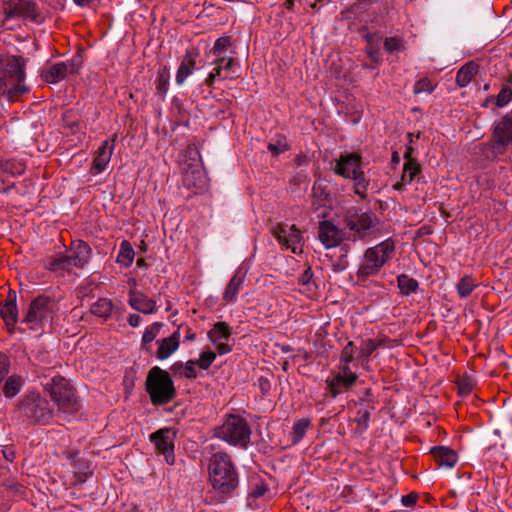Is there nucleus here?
Returning a JSON list of instances; mask_svg holds the SVG:
<instances>
[{"mask_svg":"<svg viewBox=\"0 0 512 512\" xmlns=\"http://www.w3.org/2000/svg\"><path fill=\"white\" fill-rule=\"evenodd\" d=\"M25 59L19 55L0 58V97L15 102L29 92L25 84Z\"/></svg>","mask_w":512,"mask_h":512,"instance_id":"nucleus-1","label":"nucleus"},{"mask_svg":"<svg viewBox=\"0 0 512 512\" xmlns=\"http://www.w3.org/2000/svg\"><path fill=\"white\" fill-rule=\"evenodd\" d=\"M209 483L223 499L232 496L239 485V476L231 456L225 452L215 453L209 463Z\"/></svg>","mask_w":512,"mask_h":512,"instance_id":"nucleus-2","label":"nucleus"},{"mask_svg":"<svg viewBox=\"0 0 512 512\" xmlns=\"http://www.w3.org/2000/svg\"><path fill=\"white\" fill-rule=\"evenodd\" d=\"M17 411L23 422L32 425H49L55 415L53 404L38 391L26 392L18 402Z\"/></svg>","mask_w":512,"mask_h":512,"instance_id":"nucleus-3","label":"nucleus"},{"mask_svg":"<svg viewBox=\"0 0 512 512\" xmlns=\"http://www.w3.org/2000/svg\"><path fill=\"white\" fill-rule=\"evenodd\" d=\"M43 387L57 406L58 413L64 418L74 417L78 414L81 405L74 387L67 379L57 375L43 384Z\"/></svg>","mask_w":512,"mask_h":512,"instance_id":"nucleus-4","label":"nucleus"},{"mask_svg":"<svg viewBox=\"0 0 512 512\" xmlns=\"http://www.w3.org/2000/svg\"><path fill=\"white\" fill-rule=\"evenodd\" d=\"M91 253L92 250L88 243L83 240H75L71 243L68 254L50 257L45 268L58 276H64L73 268L82 269L89 262Z\"/></svg>","mask_w":512,"mask_h":512,"instance_id":"nucleus-5","label":"nucleus"},{"mask_svg":"<svg viewBox=\"0 0 512 512\" xmlns=\"http://www.w3.org/2000/svg\"><path fill=\"white\" fill-rule=\"evenodd\" d=\"M145 390L154 406L166 405L176 396V389L170 374L159 366H153L148 371Z\"/></svg>","mask_w":512,"mask_h":512,"instance_id":"nucleus-6","label":"nucleus"},{"mask_svg":"<svg viewBox=\"0 0 512 512\" xmlns=\"http://www.w3.org/2000/svg\"><path fill=\"white\" fill-rule=\"evenodd\" d=\"M379 224V219L370 211L350 207L343 214V228L349 241L364 240Z\"/></svg>","mask_w":512,"mask_h":512,"instance_id":"nucleus-7","label":"nucleus"},{"mask_svg":"<svg viewBox=\"0 0 512 512\" xmlns=\"http://www.w3.org/2000/svg\"><path fill=\"white\" fill-rule=\"evenodd\" d=\"M394 253L395 244L391 239H386L368 248L358 267L357 276L359 278H368L377 275L385 263L393 257Z\"/></svg>","mask_w":512,"mask_h":512,"instance_id":"nucleus-8","label":"nucleus"},{"mask_svg":"<svg viewBox=\"0 0 512 512\" xmlns=\"http://www.w3.org/2000/svg\"><path fill=\"white\" fill-rule=\"evenodd\" d=\"M251 428L245 418L240 415H228L223 424L214 430L215 437L230 445L246 449L250 443Z\"/></svg>","mask_w":512,"mask_h":512,"instance_id":"nucleus-9","label":"nucleus"},{"mask_svg":"<svg viewBox=\"0 0 512 512\" xmlns=\"http://www.w3.org/2000/svg\"><path fill=\"white\" fill-rule=\"evenodd\" d=\"M51 314L52 301L50 297L39 295L30 302L22 322L26 323L30 329L37 330L51 318Z\"/></svg>","mask_w":512,"mask_h":512,"instance_id":"nucleus-10","label":"nucleus"},{"mask_svg":"<svg viewBox=\"0 0 512 512\" xmlns=\"http://www.w3.org/2000/svg\"><path fill=\"white\" fill-rule=\"evenodd\" d=\"M271 233L282 249L290 250L294 254L302 252V233L295 225L279 223L271 229Z\"/></svg>","mask_w":512,"mask_h":512,"instance_id":"nucleus-11","label":"nucleus"},{"mask_svg":"<svg viewBox=\"0 0 512 512\" xmlns=\"http://www.w3.org/2000/svg\"><path fill=\"white\" fill-rule=\"evenodd\" d=\"M512 143V110L505 114L493 129V141L489 145L491 154L496 157L503 154L509 144Z\"/></svg>","mask_w":512,"mask_h":512,"instance_id":"nucleus-12","label":"nucleus"},{"mask_svg":"<svg viewBox=\"0 0 512 512\" xmlns=\"http://www.w3.org/2000/svg\"><path fill=\"white\" fill-rule=\"evenodd\" d=\"M212 65H214V68L204 81V84L209 88L213 87L216 79L226 80L239 77L240 66L235 57H215Z\"/></svg>","mask_w":512,"mask_h":512,"instance_id":"nucleus-13","label":"nucleus"},{"mask_svg":"<svg viewBox=\"0 0 512 512\" xmlns=\"http://www.w3.org/2000/svg\"><path fill=\"white\" fill-rule=\"evenodd\" d=\"M5 18H23L40 23L43 20L37 5L29 0H9L4 7Z\"/></svg>","mask_w":512,"mask_h":512,"instance_id":"nucleus-14","label":"nucleus"},{"mask_svg":"<svg viewBox=\"0 0 512 512\" xmlns=\"http://www.w3.org/2000/svg\"><path fill=\"white\" fill-rule=\"evenodd\" d=\"M346 238L343 229H340L331 220H323L319 222L318 226V239L325 248H335L341 244Z\"/></svg>","mask_w":512,"mask_h":512,"instance_id":"nucleus-15","label":"nucleus"},{"mask_svg":"<svg viewBox=\"0 0 512 512\" xmlns=\"http://www.w3.org/2000/svg\"><path fill=\"white\" fill-rule=\"evenodd\" d=\"M362 169V157L359 153L341 154L336 161L333 171L336 175L348 179L350 176L360 172Z\"/></svg>","mask_w":512,"mask_h":512,"instance_id":"nucleus-16","label":"nucleus"},{"mask_svg":"<svg viewBox=\"0 0 512 512\" xmlns=\"http://www.w3.org/2000/svg\"><path fill=\"white\" fill-rule=\"evenodd\" d=\"M157 451L164 455L169 465L174 464V444L169 429H160L150 435Z\"/></svg>","mask_w":512,"mask_h":512,"instance_id":"nucleus-17","label":"nucleus"},{"mask_svg":"<svg viewBox=\"0 0 512 512\" xmlns=\"http://www.w3.org/2000/svg\"><path fill=\"white\" fill-rule=\"evenodd\" d=\"M116 135H113L111 140H105L95 152V157L92 162L91 172L97 175L103 172L111 160L114 151V142Z\"/></svg>","mask_w":512,"mask_h":512,"instance_id":"nucleus-18","label":"nucleus"},{"mask_svg":"<svg viewBox=\"0 0 512 512\" xmlns=\"http://www.w3.org/2000/svg\"><path fill=\"white\" fill-rule=\"evenodd\" d=\"M199 56L200 52L197 48H191L186 51L176 72L175 80L178 85H182L187 77L194 72Z\"/></svg>","mask_w":512,"mask_h":512,"instance_id":"nucleus-19","label":"nucleus"},{"mask_svg":"<svg viewBox=\"0 0 512 512\" xmlns=\"http://www.w3.org/2000/svg\"><path fill=\"white\" fill-rule=\"evenodd\" d=\"M357 379V375H351L349 378L334 375L326 380V391L332 398H336L339 394L350 389L356 383Z\"/></svg>","mask_w":512,"mask_h":512,"instance_id":"nucleus-20","label":"nucleus"},{"mask_svg":"<svg viewBox=\"0 0 512 512\" xmlns=\"http://www.w3.org/2000/svg\"><path fill=\"white\" fill-rule=\"evenodd\" d=\"M129 304L134 310L143 314H153L157 310L156 302L139 291L130 290Z\"/></svg>","mask_w":512,"mask_h":512,"instance_id":"nucleus-21","label":"nucleus"},{"mask_svg":"<svg viewBox=\"0 0 512 512\" xmlns=\"http://www.w3.org/2000/svg\"><path fill=\"white\" fill-rule=\"evenodd\" d=\"M156 357L160 360L169 358L180 346V331L177 329L169 337L158 340Z\"/></svg>","mask_w":512,"mask_h":512,"instance_id":"nucleus-22","label":"nucleus"},{"mask_svg":"<svg viewBox=\"0 0 512 512\" xmlns=\"http://www.w3.org/2000/svg\"><path fill=\"white\" fill-rule=\"evenodd\" d=\"M0 314L5 323L9 326H14L18 321V308L16 303V293L9 291L7 298L1 308Z\"/></svg>","mask_w":512,"mask_h":512,"instance_id":"nucleus-23","label":"nucleus"},{"mask_svg":"<svg viewBox=\"0 0 512 512\" xmlns=\"http://www.w3.org/2000/svg\"><path fill=\"white\" fill-rule=\"evenodd\" d=\"M431 454L439 466L447 468H452L458 459L456 452L445 446L433 447Z\"/></svg>","mask_w":512,"mask_h":512,"instance_id":"nucleus-24","label":"nucleus"},{"mask_svg":"<svg viewBox=\"0 0 512 512\" xmlns=\"http://www.w3.org/2000/svg\"><path fill=\"white\" fill-rule=\"evenodd\" d=\"M245 275L241 272H236L230 279L223 294V300L226 303L235 302L240 289L243 286Z\"/></svg>","mask_w":512,"mask_h":512,"instance_id":"nucleus-25","label":"nucleus"},{"mask_svg":"<svg viewBox=\"0 0 512 512\" xmlns=\"http://www.w3.org/2000/svg\"><path fill=\"white\" fill-rule=\"evenodd\" d=\"M420 172L421 166L417 161L405 162L401 179L394 185V188L396 190H402L403 187L410 184Z\"/></svg>","mask_w":512,"mask_h":512,"instance_id":"nucleus-26","label":"nucleus"},{"mask_svg":"<svg viewBox=\"0 0 512 512\" xmlns=\"http://www.w3.org/2000/svg\"><path fill=\"white\" fill-rule=\"evenodd\" d=\"M68 71L69 66L64 62H59L45 70L42 76L48 83H57L67 76Z\"/></svg>","mask_w":512,"mask_h":512,"instance_id":"nucleus-27","label":"nucleus"},{"mask_svg":"<svg viewBox=\"0 0 512 512\" xmlns=\"http://www.w3.org/2000/svg\"><path fill=\"white\" fill-rule=\"evenodd\" d=\"M24 385V379L20 375H11L6 378L2 391L6 398L11 399L15 397L22 389Z\"/></svg>","mask_w":512,"mask_h":512,"instance_id":"nucleus-28","label":"nucleus"},{"mask_svg":"<svg viewBox=\"0 0 512 512\" xmlns=\"http://www.w3.org/2000/svg\"><path fill=\"white\" fill-rule=\"evenodd\" d=\"M478 66L474 62L464 64L456 74V83L460 87L467 86L477 74Z\"/></svg>","mask_w":512,"mask_h":512,"instance_id":"nucleus-29","label":"nucleus"},{"mask_svg":"<svg viewBox=\"0 0 512 512\" xmlns=\"http://www.w3.org/2000/svg\"><path fill=\"white\" fill-rule=\"evenodd\" d=\"M231 336V328L226 322H217L208 332V338L212 343L228 340Z\"/></svg>","mask_w":512,"mask_h":512,"instance_id":"nucleus-30","label":"nucleus"},{"mask_svg":"<svg viewBox=\"0 0 512 512\" xmlns=\"http://www.w3.org/2000/svg\"><path fill=\"white\" fill-rule=\"evenodd\" d=\"M196 362L193 360L187 361L185 364L181 361L175 362L171 365L170 369L175 374L187 379H195L197 372L195 369Z\"/></svg>","mask_w":512,"mask_h":512,"instance_id":"nucleus-31","label":"nucleus"},{"mask_svg":"<svg viewBox=\"0 0 512 512\" xmlns=\"http://www.w3.org/2000/svg\"><path fill=\"white\" fill-rule=\"evenodd\" d=\"M348 179L353 181V190L356 195H358L361 199L367 198V190L370 184L369 179L366 178L363 170L350 176Z\"/></svg>","mask_w":512,"mask_h":512,"instance_id":"nucleus-32","label":"nucleus"},{"mask_svg":"<svg viewBox=\"0 0 512 512\" xmlns=\"http://www.w3.org/2000/svg\"><path fill=\"white\" fill-rule=\"evenodd\" d=\"M134 256L135 252L131 243L127 240L122 241L116 259L117 263L122 265L123 267L128 268L132 265Z\"/></svg>","mask_w":512,"mask_h":512,"instance_id":"nucleus-33","label":"nucleus"},{"mask_svg":"<svg viewBox=\"0 0 512 512\" xmlns=\"http://www.w3.org/2000/svg\"><path fill=\"white\" fill-rule=\"evenodd\" d=\"M397 286L399 288L400 294L408 296L417 292L419 283L416 279L408 276L407 274H400L397 277Z\"/></svg>","mask_w":512,"mask_h":512,"instance_id":"nucleus-34","label":"nucleus"},{"mask_svg":"<svg viewBox=\"0 0 512 512\" xmlns=\"http://www.w3.org/2000/svg\"><path fill=\"white\" fill-rule=\"evenodd\" d=\"M113 310V303L110 299L100 298L91 305L90 311L93 315L101 318H108Z\"/></svg>","mask_w":512,"mask_h":512,"instance_id":"nucleus-35","label":"nucleus"},{"mask_svg":"<svg viewBox=\"0 0 512 512\" xmlns=\"http://www.w3.org/2000/svg\"><path fill=\"white\" fill-rule=\"evenodd\" d=\"M512 77L508 82L504 83L499 91V93L493 98L494 104L497 107H504L508 105L512 100Z\"/></svg>","mask_w":512,"mask_h":512,"instance_id":"nucleus-36","label":"nucleus"},{"mask_svg":"<svg viewBox=\"0 0 512 512\" xmlns=\"http://www.w3.org/2000/svg\"><path fill=\"white\" fill-rule=\"evenodd\" d=\"M477 285L476 280L472 276L465 275L457 283L456 290L460 298H466L472 293Z\"/></svg>","mask_w":512,"mask_h":512,"instance_id":"nucleus-37","label":"nucleus"},{"mask_svg":"<svg viewBox=\"0 0 512 512\" xmlns=\"http://www.w3.org/2000/svg\"><path fill=\"white\" fill-rule=\"evenodd\" d=\"M310 426V420L302 418L297 420L292 427L291 442L297 444L305 436L308 427Z\"/></svg>","mask_w":512,"mask_h":512,"instance_id":"nucleus-38","label":"nucleus"},{"mask_svg":"<svg viewBox=\"0 0 512 512\" xmlns=\"http://www.w3.org/2000/svg\"><path fill=\"white\" fill-rule=\"evenodd\" d=\"M406 49L405 47V41L402 37L398 36H392L387 37L384 40V50L387 53H395V52H402Z\"/></svg>","mask_w":512,"mask_h":512,"instance_id":"nucleus-39","label":"nucleus"},{"mask_svg":"<svg viewBox=\"0 0 512 512\" xmlns=\"http://www.w3.org/2000/svg\"><path fill=\"white\" fill-rule=\"evenodd\" d=\"M162 327H163V323H161V322H154L153 324H151L150 326H148L145 329V332H144V334L142 336V347L145 350L148 349L146 345L155 340V338L159 334L160 329Z\"/></svg>","mask_w":512,"mask_h":512,"instance_id":"nucleus-40","label":"nucleus"},{"mask_svg":"<svg viewBox=\"0 0 512 512\" xmlns=\"http://www.w3.org/2000/svg\"><path fill=\"white\" fill-rule=\"evenodd\" d=\"M169 80L170 75L169 71L165 68L162 72L158 73L157 79H156V90L157 94L161 95L162 97H165L168 88H169Z\"/></svg>","mask_w":512,"mask_h":512,"instance_id":"nucleus-41","label":"nucleus"},{"mask_svg":"<svg viewBox=\"0 0 512 512\" xmlns=\"http://www.w3.org/2000/svg\"><path fill=\"white\" fill-rule=\"evenodd\" d=\"M0 168L4 173L10 175H21L25 171V166L20 162L5 161L0 163Z\"/></svg>","mask_w":512,"mask_h":512,"instance_id":"nucleus-42","label":"nucleus"},{"mask_svg":"<svg viewBox=\"0 0 512 512\" xmlns=\"http://www.w3.org/2000/svg\"><path fill=\"white\" fill-rule=\"evenodd\" d=\"M231 46V38L229 36H222L218 38L212 48V53L215 57L224 56V52Z\"/></svg>","mask_w":512,"mask_h":512,"instance_id":"nucleus-43","label":"nucleus"},{"mask_svg":"<svg viewBox=\"0 0 512 512\" xmlns=\"http://www.w3.org/2000/svg\"><path fill=\"white\" fill-rule=\"evenodd\" d=\"M382 345L380 340L368 339L362 342L361 357L368 358L378 347Z\"/></svg>","mask_w":512,"mask_h":512,"instance_id":"nucleus-44","label":"nucleus"},{"mask_svg":"<svg viewBox=\"0 0 512 512\" xmlns=\"http://www.w3.org/2000/svg\"><path fill=\"white\" fill-rule=\"evenodd\" d=\"M216 358V353L213 351H204L201 353L199 359L196 362L201 369H208Z\"/></svg>","mask_w":512,"mask_h":512,"instance_id":"nucleus-45","label":"nucleus"},{"mask_svg":"<svg viewBox=\"0 0 512 512\" xmlns=\"http://www.w3.org/2000/svg\"><path fill=\"white\" fill-rule=\"evenodd\" d=\"M268 150L275 156L285 152L288 149L285 138L279 137L274 142H270L267 146Z\"/></svg>","mask_w":512,"mask_h":512,"instance_id":"nucleus-46","label":"nucleus"},{"mask_svg":"<svg viewBox=\"0 0 512 512\" xmlns=\"http://www.w3.org/2000/svg\"><path fill=\"white\" fill-rule=\"evenodd\" d=\"M433 90H434V85L431 82V80L428 78H421L420 80H418L415 83L414 88H413V91L415 94H420L423 92L431 93Z\"/></svg>","mask_w":512,"mask_h":512,"instance_id":"nucleus-47","label":"nucleus"},{"mask_svg":"<svg viewBox=\"0 0 512 512\" xmlns=\"http://www.w3.org/2000/svg\"><path fill=\"white\" fill-rule=\"evenodd\" d=\"M369 421H370V412L368 409L358 412V417L356 418V422L358 425V429H360L361 432H364L368 428Z\"/></svg>","mask_w":512,"mask_h":512,"instance_id":"nucleus-48","label":"nucleus"},{"mask_svg":"<svg viewBox=\"0 0 512 512\" xmlns=\"http://www.w3.org/2000/svg\"><path fill=\"white\" fill-rule=\"evenodd\" d=\"M354 359V343L349 341L342 350L340 363H351Z\"/></svg>","mask_w":512,"mask_h":512,"instance_id":"nucleus-49","label":"nucleus"},{"mask_svg":"<svg viewBox=\"0 0 512 512\" xmlns=\"http://www.w3.org/2000/svg\"><path fill=\"white\" fill-rule=\"evenodd\" d=\"M10 360L9 357L0 351V382H2L9 373Z\"/></svg>","mask_w":512,"mask_h":512,"instance_id":"nucleus-50","label":"nucleus"},{"mask_svg":"<svg viewBox=\"0 0 512 512\" xmlns=\"http://www.w3.org/2000/svg\"><path fill=\"white\" fill-rule=\"evenodd\" d=\"M474 384L469 377L462 378L458 381V390L461 395H468L472 392Z\"/></svg>","mask_w":512,"mask_h":512,"instance_id":"nucleus-51","label":"nucleus"},{"mask_svg":"<svg viewBox=\"0 0 512 512\" xmlns=\"http://www.w3.org/2000/svg\"><path fill=\"white\" fill-rule=\"evenodd\" d=\"M367 55L375 65L380 64L379 47L377 45H368L366 48Z\"/></svg>","mask_w":512,"mask_h":512,"instance_id":"nucleus-52","label":"nucleus"},{"mask_svg":"<svg viewBox=\"0 0 512 512\" xmlns=\"http://www.w3.org/2000/svg\"><path fill=\"white\" fill-rule=\"evenodd\" d=\"M267 491H268L267 485L265 483H263V482H260V483L256 484L255 487L252 489L251 495L254 498H259V497L264 496V494Z\"/></svg>","mask_w":512,"mask_h":512,"instance_id":"nucleus-53","label":"nucleus"},{"mask_svg":"<svg viewBox=\"0 0 512 512\" xmlns=\"http://www.w3.org/2000/svg\"><path fill=\"white\" fill-rule=\"evenodd\" d=\"M339 372L336 375H340L344 378H349L351 375H357L355 372H352L349 363H341L339 366Z\"/></svg>","mask_w":512,"mask_h":512,"instance_id":"nucleus-54","label":"nucleus"},{"mask_svg":"<svg viewBox=\"0 0 512 512\" xmlns=\"http://www.w3.org/2000/svg\"><path fill=\"white\" fill-rule=\"evenodd\" d=\"M417 501V495L414 493H410L407 495L402 496L401 502L406 507H412L415 505Z\"/></svg>","mask_w":512,"mask_h":512,"instance_id":"nucleus-55","label":"nucleus"},{"mask_svg":"<svg viewBox=\"0 0 512 512\" xmlns=\"http://www.w3.org/2000/svg\"><path fill=\"white\" fill-rule=\"evenodd\" d=\"M92 472L91 471H86V472H81V471H75L74 473V478H75V481L74 483L75 484H82L84 483L88 476L91 475Z\"/></svg>","mask_w":512,"mask_h":512,"instance_id":"nucleus-56","label":"nucleus"},{"mask_svg":"<svg viewBox=\"0 0 512 512\" xmlns=\"http://www.w3.org/2000/svg\"><path fill=\"white\" fill-rule=\"evenodd\" d=\"M214 344L216 345V351L219 355H224L231 351L230 345L223 343L222 341Z\"/></svg>","mask_w":512,"mask_h":512,"instance_id":"nucleus-57","label":"nucleus"},{"mask_svg":"<svg viewBox=\"0 0 512 512\" xmlns=\"http://www.w3.org/2000/svg\"><path fill=\"white\" fill-rule=\"evenodd\" d=\"M333 266H334L335 271L345 270L348 266L347 256L346 255L341 256L340 260L337 263H335Z\"/></svg>","mask_w":512,"mask_h":512,"instance_id":"nucleus-58","label":"nucleus"},{"mask_svg":"<svg viewBox=\"0 0 512 512\" xmlns=\"http://www.w3.org/2000/svg\"><path fill=\"white\" fill-rule=\"evenodd\" d=\"M258 384H259V388L261 390L262 393H267L269 390H270V382L267 378H264V377H260L258 379Z\"/></svg>","mask_w":512,"mask_h":512,"instance_id":"nucleus-59","label":"nucleus"},{"mask_svg":"<svg viewBox=\"0 0 512 512\" xmlns=\"http://www.w3.org/2000/svg\"><path fill=\"white\" fill-rule=\"evenodd\" d=\"M368 45H377V42L381 39L378 33H369L365 36Z\"/></svg>","mask_w":512,"mask_h":512,"instance_id":"nucleus-60","label":"nucleus"},{"mask_svg":"<svg viewBox=\"0 0 512 512\" xmlns=\"http://www.w3.org/2000/svg\"><path fill=\"white\" fill-rule=\"evenodd\" d=\"M141 317L138 314H131L128 318V323L132 327H137L140 325Z\"/></svg>","mask_w":512,"mask_h":512,"instance_id":"nucleus-61","label":"nucleus"},{"mask_svg":"<svg viewBox=\"0 0 512 512\" xmlns=\"http://www.w3.org/2000/svg\"><path fill=\"white\" fill-rule=\"evenodd\" d=\"M3 456L6 460L13 462L15 459V452L11 448H6L2 450Z\"/></svg>","mask_w":512,"mask_h":512,"instance_id":"nucleus-62","label":"nucleus"},{"mask_svg":"<svg viewBox=\"0 0 512 512\" xmlns=\"http://www.w3.org/2000/svg\"><path fill=\"white\" fill-rule=\"evenodd\" d=\"M299 2L304 6V7H310L311 9H313L314 11H319V7L317 5V3L313 0H299Z\"/></svg>","mask_w":512,"mask_h":512,"instance_id":"nucleus-63","label":"nucleus"},{"mask_svg":"<svg viewBox=\"0 0 512 512\" xmlns=\"http://www.w3.org/2000/svg\"><path fill=\"white\" fill-rule=\"evenodd\" d=\"M312 277V272H311V269L308 268L307 270L304 271V273L301 275V278H300V281L302 284H308L310 279Z\"/></svg>","mask_w":512,"mask_h":512,"instance_id":"nucleus-64","label":"nucleus"}]
</instances>
